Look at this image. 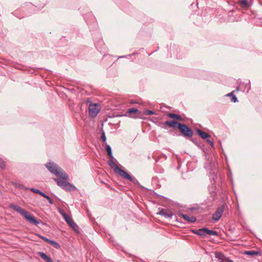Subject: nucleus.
<instances>
[{"instance_id":"nucleus-1","label":"nucleus","mask_w":262,"mask_h":262,"mask_svg":"<svg viewBox=\"0 0 262 262\" xmlns=\"http://www.w3.org/2000/svg\"><path fill=\"white\" fill-rule=\"evenodd\" d=\"M46 167L53 174L58 178L53 180L58 186L66 191H75L76 188L72 184L68 182L69 176L65 171L54 163H49L46 165Z\"/></svg>"},{"instance_id":"nucleus-2","label":"nucleus","mask_w":262,"mask_h":262,"mask_svg":"<svg viewBox=\"0 0 262 262\" xmlns=\"http://www.w3.org/2000/svg\"><path fill=\"white\" fill-rule=\"evenodd\" d=\"M46 167L53 174L58 178L53 180L58 186L66 191H75L76 188L72 184L68 182L69 176L65 171L54 163H49L46 165Z\"/></svg>"},{"instance_id":"nucleus-3","label":"nucleus","mask_w":262,"mask_h":262,"mask_svg":"<svg viewBox=\"0 0 262 262\" xmlns=\"http://www.w3.org/2000/svg\"><path fill=\"white\" fill-rule=\"evenodd\" d=\"M165 124L168 125L170 127L178 128L182 135L186 138H191L193 132L192 130L186 125L178 122L174 120L166 121Z\"/></svg>"},{"instance_id":"nucleus-4","label":"nucleus","mask_w":262,"mask_h":262,"mask_svg":"<svg viewBox=\"0 0 262 262\" xmlns=\"http://www.w3.org/2000/svg\"><path fill=\"white\" fill-rule=\"evenodd\" d=\"M10 207L15 211L20 213L32 224L35 225H37L39 224V221H38L34 216L31 215V214L28 211H26L21 207L16 205L11 204Z\"/></svg>"},{"instance_id":"nucleus-5","label":"nucleus","mask_w":262,"mask_h":262,"mask_svg":"<svg viewBox=\"0 0 262 262\" xmlns=\"http://www.w3.org/2000/svg\"><path fill=\"white\" fill-rule=\"evenodd\" d=\"M113 160L114 159H111L108 161V164L112 168H114L115 171L122 177L125 178L134 183L138 182L137 180L135 178L132 177L125 171L121 169L117 165H116Z\"/></svg>"},{"instance_id":"nucleus-6","label":"nucleus","mask_w":262,"mask_h":262,"mask_svg":"<svg viewBox=\"0 0 262 262\" xmlns=\"http://www.w3.org/2000/svg\"><path fill=\"white\" fill-rule=\"evenodd\" d=\"M89 115L92 117H96L99 112L98 106L96 103H90L89 106Z\"/></svg>"},{"instance_id":"nucleus-7","label":"nucleus","mask_w":262,"mask_h":262,"mask_svg":"<svg viewBox=\"0 0 262 262\" xmlns=\"http://www.w3.org/2000/svg\"><path fill=\"white\" fill-rule=\"evenodd\" d=\"M214 255L215 258L217 259V262H233L221 252H215Z\"/></svg>"},{"instance_id":"nucleus-8","label":"nucleus","mask_w":262,"mask_h":262,"mask_svg":"<svg viewBox=\"0 0 262 262\" xmlns=\"http://www.w3.org/2000/svg\"><path fill=\"white\" fill-rule=\"evenodd\" d=\"M225 209L224 205H222L218 207L215 212L212 215V219L215 221H218L221 217Z\"/></svg>"},{"instance_id":"nucleus-9","label":"nucleus","mask_w":262,"mask_h":262,"mask_svg":"<svg viewBox=\"0 0 262 262\" xmlns=\"http://www.w3.org/2000/svg\"><path fill=\"white\" fill-rule=\"evenodd\" d=\"M157 214L161 215L166 219H171L174 215L173 213L170 210L163 208L160 209V211Z\"/></svg>"},{"instance_id":"nucleus-10","label":"nucleus","mask_w":262,"mask_h":262,"mask_svg":"<svg viewBox=\"0 0 262 262\" xmlns=\"http://www.w3.org/2000/svg\"><path fill=\"white\" fill-rule=\"evenodd\" d=\"M141 114V111H140L139 110L135 108H131L128 110L127 111L125 116H129L132 115L131 116L133 118L137 117L139 115Z\"/></svg>"},{"instance_id":"nucleus-11","label":"nucleus","mask_w":262,"mask_h":262,"mask_svg":"<svg viewBox=\"0 0 262 262\" xmlns=\"http://www.w3.org/2000/svg\"><path fill=\"white\" fill-rule=\"evenodd\" d=\"M251 89L250 85V81L247 83H241L239 86L237 88V90H241L243 92L248 93Z\"/></svg>"},{"instance_id":"nucleus-12","label":"nucleus","mask_w":262,"mask_h":262,"mask_svg":"<svg viewBox=\"0 0 262 262\" xmlns=\"http://www.w3.org/2000/svg\"><path fill=\"white\" fill-rule=\"evenodd\" d=\"M180 215L186 221L189 223H194L196 221V218L193 215H189L187 214H180Z\"/></svg>"},{"instance_id":"nucleus-13","label":"nucleus","mask_w":262,"mask_h":262,"mask_svg":"<svg viewBox=\"0 0 262 262\" xmlns=\"http://www.w3.org/2000/svg\"><path fill=\"white\" fill-rule=\"evenodd\" d=\"M64 220L71 227H72L74 230H76L75 228L77 227V226L71 217L68 216L67 219H64Z\"/></svg>"},{"instance_id":"nucleus-14","label":"nucleus","mask_w":262,"mask_h":262,"mask_svg":"<svg viewBox=\"0 0 262 262\" xmlns=\"http://www.w3.org/2000/svg\"><path fill=\"white\" fill-rule=\"evenodd\" d=\"M196 132L198 135H199L203 139H207V138L210 137V135L209 134L203 132V130H201L199 128H196Z\"/></svg>"},{"instance_id":"nucleus-15","label":"nucleus","mask_w":262,"mask_h":262,"mask_svg":"<svg viewBox=\"0 0 262 262\" xmlns=\"http://www.w3.org/2000/svg\"><path fill=\"white\" fill-rule=\"evenodd\" d=\"M37 255L41 257L43 260H46L47 262H53L52 259L46 253L42 252H38L37 253Z\"/></svg>"},{"instance_id":"nucleus-16","label":"nucleus","mask_w":262,"mask_h":262,"mask_svg":"<svg viewBox=\"0 0 262 262\" xmlns=\"http://www.w3.org/2000/svg\"><path fill=\"white\" fill-rule=\"evenodd\" d=\"M167 116L170 118L176 119L177 120H179V121H183V119L181 116L176 114L168 113L167 114Z\"/></svg>"},{"instance_id":"nucleus-17","label":"nucleus","mask_w":262,"mask_h":262,"mask_svg":"<svg viewBox=\"0 0 262 262\" xmlns=\"http://www.w3.org/2000/svg\"><path fill=\"white\" fill-rule=\"evenodd\" d=\"M199 235L202 237H205L207 235V228H203L199 229Z\"/></svg>"},{"instance_id":"nucleus-18","label":"nucleus","mask_w":262,"mask_h":262,"mask_svg":"<svg viewBox=\"0 0 262 262\" xmlns=\"http://www.w3.org/2000/svg\"><path fill=\"white\" fill-rule=\"evenodd\" d=\"M237 4L243 8L248 7V2L247 0H238V1L237 2Z\"/></svg>"},{"instance_id":"nucleus-19","label":"nucleus","mask_w":262,"mask_h":262,"mask_svg":"<svg viewBox=\"0 0 262 262\" xmlns=\"http://www.w3.org/2000/svg\"><path fill=\"white\" fill-rule=\"evenodd\" d=\"M48 243L50 244L53 247H54L55 248L57 249H59L60 248L59 244L55 241L50 239Z\"/></svg>"},{"instance_id":"nucleus-20","label":"nucleus","mask_w":262,"mask_h":262,"mask_svg":"<svg viewBox=\"0 0 262 262\" xmlns=\"http://www.w3.org/2000/svg\"><path fill=\"white\" fill-rule=\"evenodd\" d=\"M106 151L110 157V159H114V157L112 154V149L111 146L109 145H107L106 146Z\"/></svg>"},{"instance_id":"nucleus-21","label":"nucleus","mask_w":262,"mask_h":262,"mask_svg":"<svg viewBox=\"0 0 262 262\" xmlns=\"http://www.w3.org/2000/svg\"><path fill=\"white\" fill-rule=\"evenodd\" d=\"M259 253L258 251H246L245 252V254L248 255H257Z\"/></svg>"},{"instance_id":"nucleus-22","label":"nucleus","mask_w":262,"mask_h":262,"mask_svg":"<svg viewBox=\"0 0 262 262\" xmlns=\"http://www.w3.org/2000/svg\"><path fill=\"white\" fill-rule=\"evenodd\" d=\"M207 235H217V232L215 230H211L207 228Z\"/></svg>"},{"instance_id":"nucleus-23","label":"nucleus","mask_w":262,"mask_h":262,"mask_svg":"<svg viewBox=\"0 0 262 262\" xmlns=\"http://www.w3.org/2000/svg\"><path fill=\"white\" fill-rule=\"evenodd\" d=\"M0 167L3 169L6 168L5 162L1 158H0Z\"/></svg>"},{"instance_id":"nucleus-24","label":"nucleus","mask_w":262,"mask_h":262,"mask_svg":"<svg viewBox=\"0 0 262 262\" xmlns=\"http://www.w3.org/2000/svg\"><path fill=\"white\" fill-rule=\"evenodd\" d=\"M144 114L145 115H150L155 114V112L151 110H145L144 112Z\"/></svg>"},{"instance_id":"nucleus-25","label":"nucleus","mask_w":262,"mask_h":262,"mask_svg":"<svg viewBox=\"0 0 262 262\" xmlns=\"http://www.w3.org/2000/svg\"><path fill=\"white\" fill-rule=\"evenodd\" d=\"M101 139L103 142H106V137L105 136V134L103 130H102L101 132Z\"/></svg>"},{"instance_id":"nucleus-26","label":"nucleus","mask_w":262,"mask_h":262,"mask_svg":"<svg viewBox=\"0 0 262 262\" xmlns=\"http://www.w3.org/2000/svg\"><path fill=\"white\" fill-rule=\"evenodd\" d=\"M30 190L32 191L33 192L37 194H39L41 192V191L38 189L32 188L30 189Z\"/></svg>"},{"instance_id":"nucleus-27","label":"nucleus","mask_w":262,"mask_h":262,"mask_svg":"<svg viewBox=\"0 0 262 262\" xmlns=\"http://www.w3.org/2000/svg\"><path fill=\"white\" fill-rule=\"evenodd\" d=\"M60 213H61V214L62 215V216H63L64 219H67V217H68V216H69L67 213L64 212V211L62 210H60Z\"/></svg>"},{"instance_id":"nucleus-28","label":"nucleus","mask_w":262,"mask_h":262,"mask_svg":"<svg viewBox=\"0 0 262 262\" xmlns=\"http://www.w3.org/2000/svg\"><path fill=\"white\" fill-rule=\"evenodd\" d=\"M38 236H39V237L41 239H43V241H46V242L47 243H48V242H49V241H50V239H49V238H47V237H45V236H43L40 235H39Z\"/></svg>"},{"instance_id":"nucleus-29","label":"nucleus","mask_w":262,"mask_h":262,"mask_svg":"<svg viewBox=\"0 0 262 262\" xmlns=\"http://www.w3.org/2000/svg\"><path fill=\"white\" fill-rule=\"evenodd\" d=\"M231 100L233 102H236L238 101L237 97L235 95H232V97L231 98Z\"/></svg>"},{"instance_id":"nucleus-30","label":"nucleus","mask_w":262,"mask_h":262,"mask_svg":"<svg viewBox=\"0 0 262 262\" xmlns=\"http://www.w3.org/2000/svg\"><path fill=\"white\" fill-rule=\"evenodd\" d=\"M206 142L207 143H208L209 144H210V145H211V146L212 147H214V143H213V142L211 141V140H209V139H207L206 140Z\"/></svg>"},{"instance_id":"nucleus-31","label":"nucleus","mask_w":262,"mask_h":262,"mask_svg":"<svg viewBox=\"0 0 262 262\" xmlns=\"http://www.w3.org/2000/svg\"><path fill=\"white\" fill-rule=\"evenodd\" d=\"M49 202V203L50 204H53V201L48 195L47 197L46 198Z\"/></svg>"},{"instance_id":"nucleus-32","label":"nucleus","mask_w":262,"mask_h":262,"mask_svg":"<svg viewBox=\"0 0 262 262\" xmlns=\"http://www.w3.org/2000/svg\"><path fill=\"white\" fill-rule=\"evenodd\" d=\"M39 194L40 195H41L42 196L44 197L45 198H46L48 196L47 194H46L43 192H42L41 191L40 193H39Z\"/></svg>"},{"instance_id":"nucleus-33","label":"nucleus","mask_w":262,"mask_h":262,"mask_svg":"<svg viewBox=\"0 0 262 262\" xmlns=\"http://www.w3.org/2000/svg\"><path fill=\"white\" fill-rule=\"evenodd\" d=\"M234 92V91H232L230 93H229L227 95H226V96H228V97H232V95H234L233 94Z\"/></svg>"},{"instance_id":"nucleus-34","label":"nucleus","mask_w":262,"mask_h":262,"mask_svg":"<svg viewBox=\"0 0 262 262\" xmlns=\"http://www.w3.org/2000/svg\"><path fill=\"white\" fill-rule=\"evenodd\" d=\"M192 232L195 234H197V235H199V230H192Z\"/></svg>"},{"instance_id":"nucleus-35","label":"nucleus","mask_w":262,"mask_h":262,"mask_svg":"<svg viewBox=\"0 0 262 262\" xmlns=\"http://www.w3.org/2000/svg\"><path fill=\"white\" fill-rule=\"evenodd\" d=\"M30 8L31 9H35V7L34 6H33L32 5H30Z\"/></svg>"},{"instance_id":"nucleus-36","label":"nucleus","mask_w":262,"mask_h":262,"mask_svg":"<svg viewBox=\"0 0 262 262\" xmlns=\"http://www.w3.org/2000/svg\"><path fill=\"white\" fill-rule=\"evenodd\" d=\"M19 187L21 188H25L23 186H19Z\"/></svg>"},{"instance_id":"nucleus-37","label":"nucleus","mask_w":262,"mask_h":262,"mask_svg":"<svg viewBox=\"0 0 262 262\" xmlns=\"http://www.w3.org/2000/svg\"><path fill=\"white\" fill-rule=\"evenodd\" d=\"M124 57L123 56H120V58H123Z\"/></svg>"},{"instance_id":"nucleus-38","label":"nucleus","mask_w":262,"mask_h":262,"mask_svg":"<svg viewBox=\"0 0 262 262\" xmlns=\"http://www.w3.org/2000/svg\"><path fill=\"white\" fill-rule=\"evenodd\" d=\"M57 262H60V261L58 260H57Z\"/></svg>"}]
</instances>
